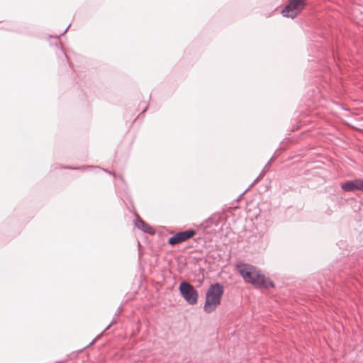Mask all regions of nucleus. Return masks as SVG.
I'll list each match as a JSON object with an SVG mask.
<instances>
[{"label": "nucleus", "mask_w": 363, "mask_h": 363, "mask_svg": "<svg viewBox=\"0 0 363 363\" xmlns=\"http://www.w3.org/2000/svg\"><path fill=\"white\" fill-rule=\"evenodd\" d=\"M182 296L190 305H194L197 303L199 293L194 287L188 282L182 281L179 287Z\"/></svg>", "instance_id": "obj_3"}, {"label": "nucleus", "mask_w": 363, "mask_h": 363, "mask_svg": "<svg viewBox=\"0 0 363 363\" xmlns=\"http://www.w3.org/2000/svg\"><path fill=\"white\" fill-rule=\"evenodd\" d=\"M120 313V311H118V312H116V315H119Z\"/></svg>", "instance_id": "obj_12"}, {"label": "nucleus", "mask_w": 363, "mask_h": 363, "mask_svg": "<svg viewBox=\"0 0 363 363\" xmlns=\"http://www.w3.org/2000/svg\"><path fill=\"white\" fill-rule=\"evenodd\" d=\"M106 172H108V174H113V175H115L114 173H113L111 171H106Z\"/></svg>", "instance_id": "obj_10"}, {"label": "nucleus", "mask_w": 363, "mask_h": 363, "mask_svg": "<svg viewBox=\"0 0 363 363\" xmlns=\"http://www.w3.org/2000/svg\"><path fill=\"white\" fill-rule=\"evenodd\" d=\"M236 269L245 283L251 284L256 288H273V281L264 277L255 267L245 263L236 265Z\"/></svg>", "instance_id": "obj_1"}, {"label": "nucleus", "mask_w": 363, "mask_h": 363, "mask_svg": "<svg viewBox=\"0 0 363 363\" xmlns=\"http://www.w3.org/2000/svg\"><path fill=\"white\" fill-rule=\"evenodd\" d=\"M303 0H290L289 4L281 11L283 16L296 17L305 7Z\"/></svg>", "instance_id": "obj_4"}, {"label": "nucleus", "mask_w": 363, "mask_h": 363, "mask_svg": "<svg viewBox=\"0 0 363 363\" xmlns=\"http://www.w3.org/2000/svg\"><path fill=\"white\" fill-rule=\"evenodd\" d=\"M111 324H110L109 325L106 326V329H108L110 326H111Z\"/></svg>", "instance_id": "obj_13"}, {"label": "nucleus", "mask_w": 363, "mask_h": 363, "mask_svg": "<svg viewBox=\"0 0 363 363\" xmlns=\"http://www.w3.org/2000/svg\"><path fill=\"white\" fill-rule=\"evenodd\" d=\"M69 26H70V24L68 26V27H67V28H66V29H65V30L64 31V33H65V32L68 30V28H69Z\"/></svg>", "instance_id": "obj_11"}, {"label": "nucleus", "mask_w": 363, "mask_h": 363, "mask_svg": "<svg viewBox=\"0 0 363 363\" xmlns=\"http://www.w3.org/2000/svg\"><path fill=\"white\" fill-rule=\"evenodd\" d=\"M135 225L145 233H149L150 235H154L155 233V230L138 216L135 220Z\"/></svg>", "instance_id": "obj_6"}, {"label": "nucleus", "mask_w": 363, "mask_h": 363, "mask_svg": "<svg viewBox=\"0 0 363 363\" xmlns=\"http://www.w3.org/2000/svg\"><path fill=\"white\" fill-rule=\"evenodd\" d=\"M195 234L196 231L191 229L185 231L178 232L169 238L168 243L169 245H174L184 242L191 238Z\"/></svg>", "instance_id": "obj_5"}, {"label": "nucleus", "mask_w": 363, "mask_h": 363, "mask_svg": "<svg viewBox=\"0 0 363 363\" xmlns=\"http://www.w3.org/2000/svg\"><path fill=\"white\" fill-rule=\"evenodd\" d=\"M359 191H363V179H359Z\"/></svg>", "instance_id": "obj_8"}, {"label": "nucleus", "mask_w": 363, "mask_h": 363, "mask_svg": "<svg viewBox=\"0 0 363 363\" xmlns=\"http://www.w3.org/2000/svg\"><path fill=\"white\" fill-rule=\"evenodd\" d=\"M259 177H258L254 182V183L252 184L253 185L254 184H255L258 180H259Z\"/></svg>", "instance_id": "obj_9"}, {"label": "nucleus", "mask_w": 363, "mask_h": 363, "mask_svg": "<svg viewBox=\"0 0 363 363\" xmlns=\"http://www.w3.org/2000/svg\"><path fill=\"white\" fill-rule=\"evenodd\" d=\"M223 292L224 287L222 284H211L206 294V301L203 306L206 313H211L216 311L221 303Z\"/></svg>", "instance_id": "obj_2"}, {"label": "nucleus", "mask_w": 363, "mask_h": 363, "mask_svg": "<svg viewBox=\"0 0 363 363\" xmlns=\"http://www.w3.org/2000/svg\"><path fill=\"white\" fill-rule=\"evenodd\" d=\"M341 188L345 192H351L355 190L359 191V179L342 183L341 184Z\"/></svg>", "instance_id": "obj_7"}]
</instances>
